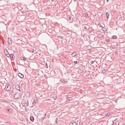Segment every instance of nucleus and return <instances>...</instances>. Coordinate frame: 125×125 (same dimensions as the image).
<instances>
[{"label":"nucleus","mask_w":125,"mask_h":125,"mask_svg":"<svg viewBox=\"0 0 125 125\" xmlns=\"http://www.w3.org/2000/svg\"><path fill=\"white\" fill-rule=\"evenodd\" d=\"M20 96V94L18 93H17L14 95V97L16 99H18L19 98Z\"/></svg>","instance_id":"f257e3e1"},{"label":"nucleus","mask_w":125,"mask_h":125,"mask_svg":"<svg viewBox=\"0 0 125 125\" xmlns=\"http://www.w3.org/2000/svg\"><path fill=\"white\" fill-rule=\"evenodd\" d=\"M4 52H5V55L6 56L8 57H9L10 56V54L9 52H8L7 50L6 49H5L4 50Z\"/></svg>","instance_id":"f03ea898"},{"label":"nucleus","mask_w":125,"mask_h":125,"mask_svg":"<svg viewBox=\"0 0 125 125\" xmlns=\"http://www.w3.org/2000/svg\"><path fill=\"white\" fill-rule=\"evenodd\" d=\"M38 102V100L36 98L35 99H34L33 101V102L32 104L33 105H35L36 103H37Z\"/></svg>","instance_id":"7ed1b4c3"},{"label":"nucleus","mask_w":125,"mask_h":125,"mask_svg":"<svg viewBox=\"0 0 125 125\" xmlns=\"http://www.w3.org/2000/svg\"><path fill=\"white\" fill-rule=\"evenodd\" d=\"M15 88L17 90H19L20 92H21L20 90V86L18 85H16L15 86Z\"/></svg>","instance_id":"20e7f679"},{"label":"nucleus","mask_w":125,"mask_h":125,"mask_svg":"<svg viewBox=\"0 0 125 125\" xmlns=\"http://www.w3.org/2000/svg\"><path fill=\"white\" fill-rule=\"evenodd\" d=\"M7 86L6 88V90L7 91H9L10 90V88L9 85V83H7Z\"/></svg>","instance_id":"39448f33"},{"label":"nucleus","mask_w":125,"mask_h":125,"mask_svg":"<svg viewBox=\"0 0 125 125\" xmlns=\"http://www.w3.org/2000/svg\"><path fill=\"white\" fill-rule=\"evenodd\" d=\"M14 55L12 54H10V57L11 61H13L14 60Z\"/></svg>","instance_id":"423d86ee"},{"label":"nucleus","mask_w":125,"mask_h":125,"mask_svg":"<svg viewBox=\"0 0 125 125\" xmlns=\"http://www.w3.org/2000/svg\"><path fill=\"white\" fill-rule=\"evenodd\" d=\"M77 52H74L71 55L73 57H74L75 56H77L78 55Z\"/></svg>","instance_id":"0eeeda50"},{"label":"nucleus","mask_w":125,"mask_h":125,"mask_svg":"<svg viewBox=\"0 0 125 125\" xmlns=\"http://www.w3.org/2000/svg\"><path fill=\"white\" fill-rule=\"evenodd\" d=\"M18 75L21 78H23L24 77L23 75L21 73H18Z\"/></svg>","instance_id":"6e6552de"},{"label":"nucleus","mask_w":125,"mask_h":125,"mask_svg":"<svg viewBox=\"0 0 125 125\" xmlns=\"http://www.w3.org/2000/svg\"><path fill=\"white\" fill-rule=\"evenodd\" d=\"M8 42L10 44H11L12 43V40L10 39L9 38H8Z\"/></svg>","instance_id":"1a4fd4ad"},{"label":"nucleus","mask_w":125,"mask_h":125,"mask_svg":"<svg viewBox=\"0 0 125 125\" xmlns=\"http://www.w3.org/2000/svg\"><path fill=\"white\" fill-rule=\"evenodd\" d=\"M69 125H77V124L75 122H72L70 123Z\"/></svg>","instance_id":"9d476101"},{"label":"nucleus","mask_w":125,"mask_h":125,"mask_svg":"<svg viewBox=\"0 0 125 125\" xmlns=\"http://www.w3.org/2000/svg\"><path fill=\"white\" fill-rule=\"evenodd\" d=\"M28 104L26 103H24L22 104V106H24L25 107H26L27 106H28Z\"/></svg>","instance_id":"9b49d317"},{"label":"nucleus","mask_w":125,"mask_h":125,"mask_svg":"<svg viewBox=\"0 0 125 125\" xmlns=\"http://www.w3.org/2000/svg\"><path fill=\"white\" fill-rule=\"evenodd\" d=\"M72 97H68L67 98V101H70L72 100Z\"/></svg>","instance_id":"f8f14e48"},{"label":"nucleus","mask_w":125,"mask_h":125,"mask_svg":"<svg viewBox=\"0 0 125 125\" xmlns=\"http://www.w3.org/2000/svg\"><path fill=\"white\" fill-rule=\"evenodd\" d=\"M30 120L32 122H33L34 119V118L33 116H31L30 117Z\"/></svg>","instance_id":"ddd939ff"},{"label":"nucleus","mask_w":125,"mask_h":125,"mask_svg":"<svg viewBox=\"0 0 125 125\" xmlns=\"http://www.w3.org/2000/svg\"><path fill=\"white\" fill-rule=\"evenodd\" d=\"M105 15L107 17V18L108 19L109 16V14L108 12H107L105 14Z\"/></svg>","instance_id":"4468645a"},{"label":"nucleus","mask_w":125,"mask_h":125,"mask_svg":"<svg viewBox=\"0 0 125 125\" xmlns=\"http://www.w3.org/2000/svg\"><path fill=\"white\" fill-rule=\"evenodd\" d=\"M25 94L27 95V97H29L30 95V93L28 92H27Z\"/></svg>","instance_id":"2eb2a0df"},{"label":"nucleus","mask_w":125,"mask_h":125,"mask_svg":"<svg viewBox=\"0 0 125 125\" xmlns=\"http://www.w3.org/2000/svg\"><path fill=\"white\" fill-rule=\"evenodd\" d=\"M68 20L69 21H73V18L71 16H70L68 18Z\"/></svg>","instance_id":"dca6fc26"},{"label":"nucleus","mask_w":125,"mask_h":125,"mask_svg":"<svg viewBox=\"0 0 125 125\" xmlns=\"http://www.w3.org/2000/svg\"><path fill=\"white\" fill-rule=\"evenodd\" d=\"M31 49L32 52L35 53L36 52L33 48H31Z\"/></svg>","instance_id":"f3484780"},{"label":"nucleus","mask_w":125,"mask_h":125,"mask_svg":"<svg viewBox=\"0 0 125 125\" xmlns=\"http://www.w3.org/2000/svg\"><path fill=\"white\" fill-rule=\"evenodd\" d=\"M116 122L117 123V122H118V119H116L115 120H114V121H113V124H112V125L113 124L115 123H116Z\"/></svg>","instance_id":"a211bd4d"},{"label":"nucleus","mask_w":125,"mask_h":125,"mask_svg":"<svg viewBox=\"0 0 125 125\" xmlns=\"http://www.w3.org/2000/svg\"><path fill=\"white\" fill-rule=\"evenodd\" d=\"M104 37V36L103 35L100 34H99L98 35V37L100 38H101L102 37Z\"/></svg>","instance_id":"6ab92c4d"},{"label":"nucleus","mask_w":125,"mask_h":125,"mask_svg":"<svg viewBox=\"0 0 125 125\" xmlns=\"http://www.w3.org/2000/svg\"><path fill=\"white\" fill-rule=\"evenodd\" d=\"M84 25H83L82 26V27L83 28V29L84 30H86L87 29V28Z\"/></svg>","instance_id":"aec40b11"},{"label":"nucleus","mask_w":125,"mask_h":125,"mask_svg":"<svg viewBox=\"0 0 125 125\" xmlns=\"http://www.w3.org/2000/svg\"><path fill=\"white\" fill-rule=\"evenodd\" d=\"M10 123L8 122H4V124H3V125H10Z\"/></svg>","instance_id":"412c9836"},{"label":"nucleus","mask_w":125,"mask_h":125,"mask_svg":"<svg viewBox=\"0 0 125 125\" xmlns=\"http://www.w3.org/2000/svg\"><path fill=\"white\" fill-rule=\"evenodd\" d=\"M106 72V71L105 70H103L101 72V73H104Z\"/></svg>","instance_id":"4be33fe9"},{"label":"nucleus","mask_w":125,"mask_h":125,"mask_svg":"<svg viewBox=\"0 0 125 125\" xmlns=\"http://www.w3.org/2000/svg\"><path fill=\"white\" fill-rule=\"evenodd\" d=\"M21 59L22 60L25 61V59L23 57H21Z\"/></svg>","instance_id":"5701e85b"},{"label":"nucleus","mask_w":125,"mask_h":125,"mask_svg":"<svg viewBox=\"0 0 125 125\" xmlns=\"http://www.w3.org/2000/svg\"><path fill=\"white\" fill-rule=\"evenodd\" d=\"M102 30L103 31L105 32L106 31V29L104 28H103Z\"/></svg>","instance_id":"b1692460"},{"label":"nucleus","mask_w":125,"mask_h":125,"mask_svg":"<svg viewBox=\"0 0 125 125\" xmlns=\"http://www.w3.org/2000/svg\"><path fill=\"white\" fill-rule=\"evenodd\" d=\"M117 38V37L115 35H114L113 37V39H115Z\"/></svg>","instance_id":"393cba45"},{"label":"nucleus","mask_w":125,"mask_h":125,"mask_svg":"<svg viewBox=\"0 0 125 125\" xmlns=\"http://www.w3.org/2000/svg\"><path fill=\"white\" fill-rule=\"evenodd\" d=\"M74 26L76 27H78L79 26V25L78 24L76 23H75L74 24Z\"/></svg>","instance_id":"a878e982"},{"label":"nucleus","mask_w":125,"mask_h":125,"mask_svg":"<svg viewBox=\"0 0 125 125\" xmlns=\"http://www.w3.org/2000/svg\"><path fill=\"white\" fill-rule=\"evenodd\" d=\"M67 83V81H65L63 80V81L62 83L65 84H66Z\"/></svg>","instance_id":"bb28decb"},{"label":"nucleus","mask_w":125,"mask_h":125,"mask_svg":"<svg viewBox=\"0 0 125 125\" xmlns=\"http://www.w3.org/2000/svg\"><path fill=\"white\" fill-rule=\"evenodd\" d=\"M110 114H111V113H110V112H108L107 113V115H109V116L110 115Z\"/></svg>","instance_id":"cd10ccee"},{"label":"nucleus","mask_w":125,"mask_h":125,"mask_svg":"<svg viewBox=\"0 0 125 125\" xmlns=\"http://www.w3.org/2000/svg\"><path fill=\"white\" fill-rule=\"evenodd\" d=\"M57 119H58L57 118H56V119L55 121L56 123H55V124H57L58 123L57 122Z\"/></svg>","instance_id":"c85d7f7f"},{"label":"nucleus","mask_w":125,"mask_h":125,"mask_svg":"<svg viewBox=\"0 0 125 125\" xmlns=\"http://www.w3.org/2000/svg\"><path fill=\"white\" fill-rule=\"evenodd\" d=\"M95 62V61H92L91 62V63L92 64H93L94 63V62Z\"/></svg>","instance_id":"c756f323"},{"label":"nucleus","mask_w":125,"mask_h":125,"mask_svg":"<svg viewBox=\"0 0 125 125\" xmlns=\"http://www.w3.org/2000/svg\"><path fill=\"white\" fill-rule=\"evenodd\" d=\"M59 37L61 39H62L63 38V36H59Z\"/></svg>","instance_id":"7c9ffc66"},{"label":"nucleus","mask_w":125,"mask_h":125,"mask_svg":"<svg viewBox=\"0 0 125 125\" xmlns=\"http://www.w3.org/2000/svg\"><path fill=\"white\" fill-rule=\"evenodd\" d=\"M45 66L46 68H48V65L47 64V63H46Z\"/></svg>","instance_id":"2f4dec72"},{"label":"nucleus","mask_w":125,"mask_h":125,"mask_svg":"<svg viewBox=\"0 0 125 125\" xmlns=\"http://www.w3.org/2000/svg\"><path fill=\"white\" fill-rule=\"evenodd\" d=\"M63 81V80L61 79L60 81V82L61 83H62Z\"/></svg>","instance_id":"473e14b6"},{"label":"nucleus","mask_w":125,"mask_h":125,"mask_svg":"<svg viewBox=\"0 0 125 125\" xmlns=\"http://www.w3.org/2000/svg\"><path fill=\"white\" fill-rule=\"evenodd\" d=\"M116 48V47H115V46H112V49H115Z\"/></svg>","instance_id":"72a5a7b5"},{"label":"nucleus","mask_w":125,"mask_h":125,"mask_svg":"<svg viewBox=\"0 0 125 125\" xmlns=\"http://www.w3.org/2000/svg\"><path fill=\"white\" fill-rule=\"evenodd\" d=\"M77 61H74V63L75 64H76L77 63Z\"/></svg>","instance_id":"f704fd0d"},{"label":"nucleus","mask_w":125,"mask_h":125,"mask_svg":"<svg viewBox=\"0 0 125 125\" xmlns=\"http://www.w3.org/2000/svg\"><path fill=\"white\" fill-rule=\"evenodd\" d=\"M99 25H100L99 26V27H100L102 28H103V26H102L100 24H99Z\"/></svg>","instance_id":"c9c22d12"},{"label":"nucleus","mask_w":125,"mask_h":125,"mask_svg":"<svg viewBox=\"0 0 125 125\" xmlns=\"http://www.w3.org/2000/svg\"><path fill=\"white\" fill-rule=\"evenodd\" d=\"M106 41L107 42H108L109 41V39H107L106 40Z\"/></svg>","instance_id":"e433bc0d"},{"label":"nucleus","mask_w":125,"mask_h":125,"mask_svg":"<svg viewBox=\"0 0 125 125\" xmlns=\"http://www.w3.org/2000/svg\"><path fill=\"white\" fill-rule=\"evenodd\" d=\"M48 31L49 32H50L51 31H52V30L51 29H49L48 30Z\"/></svg>","instance_id":"4c0bfd02"},{"label":"nucleus","mask_w":125,"mask_h":125,"mask_svg":"<svg viewBox=\"0 0 125 125\" xmlns=\"http://www.w3.org/2000/svg\"><path fill=\"white\" fill-rule=\"evenodd\" d=\"M44 119V117L42 118V120H43V119Z\"/></svg>","instance_id":"58836bf2"},{"label":"nucleus","mask_w":125,"mask_h":125,"mask_svg":"<svg viewBox=\"0 0 125 125\" xmlns=\"http://www.w3.org/2000/svg\"><path fill=\"white\" fill-rule=\"evenodd\" d=\"M8 111H9V112H10V110H9V109H8Z\"/></svg>","instance_id":"ea45409f"},{"label":"nucleus","mask_w":125,"mask_h":125,"mask_svg":"<svg viewBox=\"0 0 125 125\" xmlns=\"http://www.w3.org/2000/svg\"><path fill=\"white\" fill-rule=\"evenodd\" d=\"M91 51V50H90H90H89V52H90V51Z\"/></svg>","instance_id":"a19ab883"},{"label":"nucleus","mask_w":125,"mask_h":125,"mask_svg":"<svg viewBox=\"0 0 125 125\" xmlns=\"http://www.w3.org/2000/svg\"><path fill=\"white\" fill-rule=\"evenodd\" d=\"M108 1H109V0H107V2Z\"/></svg>","instance_id":"79ce46f5"},{"label":"nucleus","mask_w":125,"mask_h":125,"mask_svg":"<svg viewBox=\"0 0 125 125\" xmlns=\"http://www.w3.org/2000/svg\"><path fill=\"white\" fill-rule=\"evenodd\" d=\"M77 0H74L75 1H76Z\"/></svg>","instance_id":"37998d69"},{"label":"nucleus","mask_w":125,"mask_h":125,"mask_svg":"<svg viewBox=\"0 0 125 125\" xmlns=\"http://www.w3.org/2000/svg\"><path fill=\"white\" fill-rule=\"evenodd\" d=\"M90 28L89 27V29Z\"/></svg>","instance_id":"c03bdc74"},{"label":"nucleus","mask_w":125,"mask_h":125,"mask_svg":"<svg viewBox=\"0 0 125 125\" xmlns=\"http://www.w3.org/2000/svg\"><path fill=\"white\" fill-rule=\"evenodd\" d=\"M27 102L28 103V101H27Z\"/></svg>","instance_id":"a18cd8bd"}]
</instances>
